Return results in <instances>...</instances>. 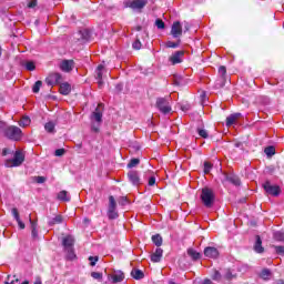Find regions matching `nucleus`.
<instances>
[{
	"label": "nucleus",
	"mask_w": 284,
	"mask_h": 284,
	"mask_svg": "<svg viewBox=\"0 0 284 284\" xmlns=\"http://www.w3.org/2000/svg\"><path fill=\"white\" fill-rule=\"evenodd\" d=\"M102 108H103V104L100 103L98 105V108L90 115L92 132L98 133L100 128H101V123H103V110H102Z\"/></svg>",
	"instance_id": "f257e3e1"
},
{
	"label": "nucleus",
	"mask_w": 284,
	"mask_h": 284,
	"mask_svg": "<svg viewBox=\"0 0 284 284\" xmlns=\"http://www.w3.org/2000/svg\"><path fill=\"white\" fill-rule=\"evenodd\" d=\"M4 136L10 141H21L23 131L19 126L10 125L4 129Z\"/></svg>",
	"instance_id": "f03ea898"
},
{
	"label": "nucleus",
	"mask_w": 284,
	"mask_h": 284,
	"mask_svg": "<svg viewBox=\"0 0 284 284\" xmlns=\"http://www.w3.org/2000/svg\"><path fill=\"white\" fill-rule=\"evenodd\" d=\"M200 199L205 207H212L214 205V191L210 187H203Z\"/></svg>",
	"instance_id": "7ed1b4c3"
},
{
	"label": "nucleus",
	"mask_w": 284,
	"mask_h": 284,
	"mask_svg": "<svg viewBox=\"0 0 284 284\" xmlns=\"http://www.w3.org/2000/svg\"><path fill=\"white\" fill-rule=\"evenodd\" d=\"M156 108L162 114H170L172 112V105L170 104V98H158Z\"/></svg>",
	"instance_id": "20e7f679"
},
{
	"label": "nucleus",
	"mask_w": 284,
	"mask_h": 284,
	"mask_svg": "<svg viewBox=\"0 0 284 284\" xmlns=\"http://www.w3.org/2000/svg\"><path fill=\"white\" fill-rule=\"evenodd\" d=\"M26 161V155L21 151H16L12 160L6 162L7 168H19Z\"/></svg>",
	"instance_id": "39448f33"
},
{
	"label": "nucleus",
	"mask_w": 284,
	"mask_h": 284,
	"mask_svg": "<svg viewBox=\"0 0 284 284\" xmlns=\"http://www.w3.org/2000/svg\"><path fill=\"white\" fill-rule=\"evenodd\" d=\"M263 189L265 190L266 194H271V196H278V194H281V187L278 185H272L270 181H266L263 184Z\"/></svg>",
	"instance_id": "423d86ee"
},
{
	"label": "nucleus",
	"mask_w": 284,
	"mask_h": 284,
	"mask_svg": "<svg viewBox=\"0 0 284 284\" xmlns=\"http://www.w3.org/2000/svg\"><path fill=\"white\" fill-rule=\"evenodd\" d=\"M171 34L173 39H179L183 34V27L180 21L173 22L171 27Z\"/></svg>",
	"instance_id": "0eeeda50"
},
{
	"label": "nucleus",
	"mask_w": 284,
	"mask_h": 284,
	"mask_svg": "<svg viewBox=\"0 0 284 284\" xmlns=\"http://www.w3.org/2000/svg\"><path fill=\"white\" fill-rule=\"evenodd\" d=\"M126 6L132 10H143L148 6V0H132Z\"/></svg>",
	"instance_id": "6e6552de"
},
{
	"label": "nucleus",
	"mask_w": 284,
	"mask_h": 284,
	"mask_svg": "<svg viewBox=\"0 0 284 284\" xmlns=\"http://www.w3.org/2000/svg\"><path fill=\"white\" fill-rule=\"evenodd\" d=\"M185 54L184 51H175L170 58L169 61L172 65H176L178 63H183V55Z\"/></svg>",
	"instance_id": "1a4fd4ad"
},
{
	"label": "nucleus",
	"mask_w": 284,
	"mask_h": 284,
	"mask_svg": "<svg viewBox=\"0 0 284 284\" xmlns=\"http://www.w3.org/2000/svg\"><path fill=\"white\" fill-rule=\"evenodd\" d=\"M45 83L50 87L52 85H58V83H61V75L60 73H51L49 77L45 79Z\"/></svg>",
	"instance_id": "9d476101"
},
{
	"label": "nucleus",
	"mask_w": 284,
	"mask_h": 284,
	"mask_svg": "<svg viewBox=\"0 0 284 284\" xmlns=\"http://www.w3.org/2000/svg\"><path fill=\"white\" fill-rule=\"evenodd\" d=\"M60 69L62 70V72H72V70L74 69V60H63L60 63Z\"/></svg>",
	"instance_id": "9b49d317"
},
{
	"label": "nucleus",
	"mask_w": 284,
	"mask_h": 284,
	"mask_svg": "<svg viewBox=\"0 0 284 284\" xmlns=\"http://www.w3.org/2000/svg\"><path fill=\"white\" fill-rule=\"evenodd\" d=\"M128 179L132 185H141V178H139L138 171H130L128 173Z\"/></svg>",
	"instance_id": "f8f14e48"
},
{
	"label": "nucleus",
	"mask_w": 284,
	"mask_h": 284,
	"mask_svg": "<svg viewBox=\"0 0 284 284\" xmlns=\"http://www.w3.org/2000/svg\"><path fill=\"white\" fill-rule=\"evenodd\" d=\"M109 278H111L112 283H122L125 278V274H123L122 271H115L112 275H109Z\"/></svg>",
	"instance_id": "ddd939ff"
},
{
	"label": "nucleus",
	"mask_w": 284,
	"mask_h": 284,
	"mask_svg": "<svg viewBox=\"0 0 284 284\" xmlns=\"http://www.w3.org/2000/svg\"><path fill=\"white\" fill-rule=\"evenodd\" d=\"M204 256L207 258H219V250H216V247L207 246L204 248Z\"/></svg>",
	"instance_id": "4468645a"
},
{
	"label": "nucleus",
	"mask_w": 284,
	"mask_h": 284,
	"mask_svg": "<svg viewBox=\"0 0 284 284\" xmlns=\"http://www.w3.org/2000/svg\"><path fill=\"white\" fill-rule=\"evenodd\" d=\"M104 65L103 64H100L98 65L97 68V71H95V79L98 80V85L99 88H102L103 87V70H104Z\"/></svg>",
	"instance_id": "2eb2a0df"
},
{
	"label": "nucleus",
	"mask_w": 284,
	"mask_h": 284,
	"mask_svg": "<svg viewBox=\"0 0 284 284\" xmlns=\"http://www.w3.org/2000/svg\"><path fill=\"white\" fill-rule=\"evenodd\" d=\"M12 216L13 219L17 221L20 230H26V223H23V221H21V217L19 215V210L17 207H13L11 210Z\"/></svg>",
	"instance_id": "dca6fc26"
},
{
	"label": "nucleus",
	"mask_w": 284,
	"mask_h": 284,
	"mask_svg": "<svg viewBox=\"0 0 284 284\" xmlns=\"http://www.w3.org/2000/svg\"><path fill=\"white\" fill-rule=\"evenodd\" d=\"M62 245L64 250L74 247V237H72V235H67L62 239Z\"/></svg>",
	"instance_id": "f3484780"
},
{
	"label": "nucleus",
	"mask_w": 284,
	"mask_h": 284,
	"mask_svg": "<svg viewBox=\"0 0 284 284\" xmlns=\"http://www.w3.org/2000/svg\"><path fill=\"white\" fill-rule=\"evenodd\" d=\"M224 181L232 183L233 185H241V180L233 173L224 174Z\"/></svg>",
	"instance_id": "a211bd4d"
},
{
	"label": "nucleus",
	"mask_w": 284,
	"mask_h": 284,
	"mask_svg": "<svg viewBox=\"0 0 284 284\" xmlns=\"http://www.w3.org/2000/svg\"><path fill=\"white\" fill-rule=\"evenodd\" d=\"M161 258H163V248L158 247L151 255V261L152 263H161Z\"/></svg>",
	"instance_id": "6ab92c4d"
},
{
	"label": "nucleus",
	"mask_w": 284,
	"mask_h": 284,
	"mask_svg": "<svg viewBox=\"0 0 284 284\" xmlns=\"http://www.w3.org/2000/svg\"><path fill=\"white\" fill-rule=\"evenodd\" d=\"M59 92H60V94L68 97V94H70V92H72V87H70V84L68 82L62 83V84H60Z\"/></svg>",
	"instance_id": "aec40b11"
},
{
	"label": "nucleus",
	"mask_w": 284,
	"mask_h": 284,
	"mask_svg": "<svg viewBox=\"0 0 284 284\" xmlns=\"http://www.w3.org/2000/svg\"><path fill=\"white\" fill-rule=\"evenodd\" d=\"M254 250L257 254H263V252L265 251V248H263V241L261 240V236H258V235H256Z\"/></svg>",
	"instance_id": "412c9836"
},
{
	"label": "nucleus",
	"mask_w": 284,
	"mask_h": 284,
	"mask_svg": "<svg viewBox=\"0 0 284 284\" xmlns=\"http://www.w3.org/2000/svg\"><path fill=\"white\" fill-rule=\"evenodd\" d=\"M239 116H241V113L231 114L226 118V128H231V125H234L236 121L239 120Z\"/></svg>",
	"instance_id": "4be33fe9"
},
{
	"label": "nucleus",
	"mask_w": 284,
	"mask_h": 284,
	"mask_svg": "<svg viewBox=\"0 0 284 284\" xmlns=\"http://www.w3.org/2000/svg\"><path fill=\"white\" fill-rule=\"evenodd\" d=\"M63 223V216L62 215H55L53 219H50L48 222V225L52 227V225H61Z\"/></svg>",
	"instance_id": "5701e85b"
},
{
	"label": "nucleus",
	"mask_w": 284,
	"mask_h": 284,
	"mask_svg": "<svg viewBox=\"0 0 284 284\" xmlns=\"http://www.w3.org/2000/svg\"><path fill=\"white\" fill-rule=\"evenodd\" d=\"M131 276L135 278V281H141V278H143L145 276V274H143V271L141 270H133L131 272Z\"/></svg>",
	"instance_id": "b1692460"
},
{
	"label": "nucleus",
	"mask_w": 284,
	"mask_h": 284,
	"mask_svg": "<svg viewBox=\"0 0 284 284\" xmlns=\"http://www.w3.org/2000/svg\"><path fill=\"white\" fill-rule=\"evenodd\" d=\"M64 252L67 254L68 261H74V258H77V254H74V247L64 248Z\"/></svg>",
	"instance_id": "393cba45"
},
{
	"label": "nucleus",
	"mask_w": 284,
	"mask_h": 284,
	"mask_svg": "<svg viewBox=\"0 0 284 284\" xmlns=\"http://www.w3.org/2000/svg\"><path fill=\"white\" fill-rule=\"evenodd\" d=\"M187 254L193 261H199V258H201V253L196 252L194 248H189Z\"/></svg>",
	"instance_id": "a878e982"
},
{
	"label": "nucleus",
	"mask_w": 284,
	"mask_h": 284,
	"mask_svg": "<svg viewBox=\"0 0 284 284\" xmlns=\"http://www.w3.org/2000/svg\"><path fill=\"white\" fill-rule=\"evenodd\" d=\"M30 123H31V120L28 115L22 116V119L19 121L20 128H28Z\"/></svg>",
	"instance_id": "bb28decb"
},
{
	"label": "nucleus",
	"mask_w": 284,
	"mask_h": 284,
	"mask_svg": "<svg viewBox=\"0 0 284 284\" xmlns=\"http://www.w3.org/2000/svg\"><path fill=\"white\" fill-rule=\"evenodd\" d=\"M58 199H59V201L68 202V201H70V195H68V191H60L58 193Z\"/></svg>",
	"instance_id": "cd10ccee"
},
{
	"label": "nucleus",
	"mask_w": 284,
	"mask_h": 284,
	"mask_svg": "<svg viewBox=\"0 0 284 284\" xmlns=\"http://www.w3.org/2000/svg\"><path fill=\"white\" fill-rule=\"evenodd\" d=\"M108 217L111 221H114V219H119V213L116 212V209H108Z\"/></svg>",
	"instance_id": "c85d7f7f"
},
{
	"label": "nucleus",
	"mask_w": 284,
	"mask_h": 284,
	"mask_svg": "<svg viewBox=\"0 0 284 284\" xmlns=\"http://www.w3.org/2000/svg\"><path fill=\"white\" fill-rule=\"evenodd\" d=\"M152 241L156 247H161V245H163V237H161V235H153Z\"/></svg>",
	"instance_id": "c756f323"
},
{
	"label": "nucleus",
	"mask_w": 284,
	"mask_h": 284,
	"mask_svg": "<svg viewBox=\"0 0 284 284\" xmlns=\"http://www.w3.org/2000/svg\"><path fill=\"white\" fill-rule=\"evenodd\" d=\"M23 65H24L26 70H28L29 72L37 70V65L32 61H27L23 63Z\"/></svg>",
	"instance_id": "7c9ffc66"
},
{
	"label": "nucleus",
	"mask_w": 284,
	"mask_h": 284,
	"mask_svg": "<svg viewBox=\"0 0 284 284\" xmlns=\"http://www.w3.org/2000/svg\"><path fill=\"white\" fill-rule=\"evenodd\" d=\"M273 237L275 241H280L284 243V232H281V231L274 232Z\"/></svg>",
	"instance_id": "2f4dec72"
},
{
	"label": "nucleus",
	"mask_w": 284,
	"mask_h": 284,
	"mask_svg": "<svg viewBox=\"0 0 284 284\" xmlns=\"http://www.w3.org/2000/svg\"><path fill=\"white\" fill-rule=\"evenodd\" d=\"M41 85H43V82L41 80H38L33 87H32V92L34 94H39V90H41Z\"/></svg>",
	"instance_id": "473e14b6"
},
{
	"label": "nucleus",
	"mask_w": 284,
	"mask_h": 284,
	"mask_svg": "<svg viewBox=\"0 0 284 284\" xmlns=\"http://www.w3.org/2000/svg\"><path fill=\"white\" fill-rule=\"evenodd\" d=\"M270 276H272V272L268 268L262 270L261 278H263L264 281H267V278H270Z\"/></svg>",
	"instance_id": "72a5a7b5"
},
{
	"label": "nucleus",
	"mask_w": 284,
	"mask_h": 284,
	"mask_svg": "<svg viewBox=\"0 0 284 284\" xmlns=\"http://www.w3.org/2000/svg\"><path fill=\"white\" fill-rule=\"evenodd\" d=\"M108 210H116V200L112 195L109 196V209Z\"/></svg>",
	"instance_id": "f704fd0d"
},
{
	"label": "nucleus",
	"mask_w": 284,
	"mask_h": 284,
	"mask_svg": "<svg viewBox=\"0 0 284 284\" xmlns=\"http://www.w3.org/2000/svg\"><path fill=\"white\" fill-rule=\"evenodd\" d=\"M266 156H274L276 154V149H274V146H267L264 150Z\"/></svg>",
	"instance_id": "c9c22d12"
},
{
	"label": "nucleus",
	"mask_w": 284,
	"mask_h": 284,
	"mask_svg": "<svg viewBox=\"0 0 284 284\" xmlns=\"http://www.w3.org/2000/svg\"><path fill=\"white\" fill-rule=\"evenodd\" d=\"M179 45H181V40H178V42H172V41H168L166 43H165V47L166 48H179Z\"/></svg>",
	"instance_id": "e433bc0d"
},
{
	"label": "nucleus",
	"mask_w": 284,
	"mask_h": 284,
	"mask_svg": "<svg viewBox=\"0 0 284 284\" xmlns=\"http://www.w3.org/2000/svg\"><path fill=\"white\" fill-rule=\"evenodd\" d=\"M155 26H156L158 30H165V22H163V20H161V19L155 20Z\"/></svg>",
	"instance_id": "4c0bfd02"
},
{
	"label": "nucleus",
	"mask_w": 284,
	"mask_h": 284,
	"mask_svg": "<svg viewBox=\"0 0 284 284\" xmlns=\"http://www.w3.org/2000/svg\"><path fill=\"white\" fill-rule=\"evenodd\" d=\"M44 129L50 133L54 132V122L45 123Z\"/></svg>",
	"instance_id": "58836bf2"
},
{
	"label": "nucleus",
	"mask_w": 284,
	"mask_h": 284,
	"mask_svg": "<svg viewBox=\"0 0 284 284\" xmlns=\"http://www.w3.org/2000/svg\"><path fill=\"white\" fill-rule=\"evenodd\" d=\"M92 278H94L95 281H101L103 278V273L100 272H92L91 273Z\"/></svg>",
	"instance_id": "ea45409f"
},
{
	"label": "nucleus",
	"mask_w": 284,
	"mask_h": 284,
	"mask_svg": "<svg viewBox=\"0 0 284 284\" xmlns=\"http://www.w3.org/2000/svg\"><path fill=\"white\" fill-rule=\"evenodd\" d=\"M139 163H141V160L139 159H132L129 164L128 168H136V165H139Z\"/></svg>",
	"instance_id": "a19ab883"
},
{
	"label": "nucleus",
	"mask_w": 284,
	"mask_h": 284,
	"mask_svg": "<svg viewBox=\"0 0 284 284\" xmlns=\"http://www.w3.org/2000/svg\"><path fill=\"white\" fill-rule=\"evenodd\" d=\"M280 166H274V165H270L266 168V173L267 174H275L276 170H278Z\"/></svg>",
	"instance_id": "79ce46f5"
},
{
	"label": "nucleus",
	"mask_w": 284,
	"mask_h": 284,
	"mask_svg": "<svg viewBox=\"0 0 284 284\" xmlns=\"http://www.w3.org/2000/svg\"><path fill=\"white\" fill-rule=\"evenodd\" d=\"M211 171H212V163L204 162V174H210Z\"/></svg>",
	"instance_id": "37998d69"
},
{
	"label": "nucleus",
	"mask_w": 284,
	"mask_h": 284,
	"mask_svg": "<svg viewBox=\"0 0 284 284\" xmlns=\"http://www.w3.org/2000/svg\"><path fill=\"white\" fill-rule=\"evenodd\" d=\"M14 283H19V278H17V275H13L12 277L8 276V281L6 282V284H14Z\"/></svg>",
	"instance_id": "c03bdc74"
},
{
	"label": "nucleus",
	"mask_w": 284,
	"mask_h": 284,
	"mask_svg": "<svg viewBox=\"0 0 284 284\" xmlns=\"http://www.w3.org/2000/svg\"><path fill=\"white\" fill-rule=\"evenodd\" d=\"M197 133L200 136H202V139H207L209 136L207 131L205 129H197Z\"/></svg>",
	"instance_id": "a18cd8bd"
},
{
	"label": "nucleus",
	"mask_w": 284,
	"mask_h": 284,
	"mask_svg": "<svg viewBox=\"0 0 284 284\" xmlns=\"http://www.w3.org/2000/svg\"><path fill=\"white\" fill-rule=\"evenodd\" d=\"M89 261H90L91 267H94V265H97V263L99 262V256H90Z\"/></svg>",
	"instance_id": "49530a36"
},
{
	"label": "nucleus",
	"mask_w": 284,
	"mask_h": 284,
	"mask_svg": "<svg viewBox=\"0 0 284 284\" xmlns=\"http://www.w3.org/2000/svg\"><path fill=\"white\" fill-rule=\"evenodd\" d=\"M33 180L36 181V183H45V181H48V179L45 176H34Z\"/></svg>",
	"instance_id": "de8ad7c7"
},
{
	"label": "nucleus",
	"mask_w": 284,
	"mask_h": 284,
	"mask_svg": "<svg viewBox=\"0 0 284 284\" xmlns=\"http://www.w3.org/2000/svg\"><path fill=\"white\" fill-rule=\"evenodd\" d=\"M212 280H213V281H221V272H219V271H213Z\"/></svg>",
	"instance_id": "09e8293b"
},
{
	"label": "nucleus",
	"mask_w": 284,
	"mask_h": 284,
	"mask_svg": "<svg viewBox=\"0 0 284 284\" xmlns=\"http://www.w3.org/2000/svg\"><path fill=\"white\" fill-rule=\"evenodd\" d=\"M274 250L276 254H280V256H284V246H274Z\"/></svg>",
	"instance_id": "8fccbe9b"
},
{
	"label": "nucleus",
	"mask_w": 284,
	"mask_h": 284,
	"mask_svg": "<svg viewBox=\"0 0 284 284\" xmlns=\"http://www.w3.org/2000/svg\"><path fill=\"white\" fill-rule=\"evenodd\" d=\"M219 74L222 77H225V74H227V69L225 67H220L219 68Z\"/></svg>",
	"instance_id": "3c124183"
},
{
	"label": "nucleus",
	"mask_w": 284,
	"mask_h": 284,
	"mask_svg": "<svg viewBox=\"0 0 284 284\" xmlns=\"http://www.w3.org/2000/svg\"><path fill=\"white\" fill-rule=\"evenodd\" d=\"M149 185H150V186L156 185V176L151 175V176L149 178Z\"/></svg>",
	"instance_id": "603ef678"
},
{
	"label": "nucleus",
	"mask_w": 284,
	"mask_h": 284,
	"mask_svg": "<svg viewBox=\"0 0 284 284\" xmlns=\"http://www.w3.org/2000/svg\"><path fill=\"white\" fill-rule=\"evenodd\" d=\"M132 45H133L134 50H141V41L140 40H135Z\"/></svg>",
	"instance_id": "864d4df0"
},
{
	"label": "nucleus",
	"mask_w": 284,
	"mask_h": 284,
	"mask_svg": "<svg viewBox=\"0 0 284 284\" xmlns=\"http://www.w3.org/2000/svg\"><path fill=\"white\" fill-rule=\"evenodd\" d=\"M54 154L57 156H63V154H65V149H58L55 150Z\"/></svg>",
	"instance_id": "5fc2aeb1"
},
{
	"label": "nucleus",
	"mask_w": 284,
	"mask_h": 284,
	"mask_svg": "<svg viewBox=\"0 0 284 284\" xmlns=\"http://www.w3.org/2000/svg\"><path fill=\"white\" fill-rule=\"evenodd\" d=\"M29 223L31 225V230H37V222L32 221V216L29 215Z\"/></svg>",
	"instance_id": "6e6d98bb"
},
{
	"label": "nucleus",
	"mask_w": 284,
	"mask_h": 284,
	"mask_svg": "<svg viewBox=\"0 0 284 284\" xmlns=\"http://www.w3.org/2000/svg\"><path fill=\"white\" fill-rule=\"evenodd\" d=\"M119 205H128V197H120Z\"/></svg>",
	"instance_id": "4d7b16f0"
},
{
	"label": "nucleus",
	"mask_w": 284,
	"mask_h": 284,
	"mask_svg": "<svg viewBox=\"0 0 284 284\" xmlns=\"http://www.w3.org/2000/svg\"><path fill=\"white\" fill-rule=\"evenodd\" d=\"M31 236H32V239H38L39 237V231H37V229L31 230Z\"/></svg>",
	"instance_id": "13d9d810"
},
{
	"label": "nucleus",
	"mask_w": 284,
	"mask_h": 284,
	"mask_svg": "<svg viewBox=\"0 0 284 284\" xmlns=\"http://www.w3.org/2000/svg\"><path fill=\"white\" fill-rule=\"evenodd\" d=\"M233 277H234V275L232 274V272L227 271L226 274H225V278L227 281H232Z\"/></svg>",
	"instance_id": "bf43d9fd"
},
{
	"label": "nucleus",
	"mask_w": 284,
	"mask_h": 284,
	"mask_svg": "<svg viewBox=\"0 0 284 284\" xmlns=\"http://www.w3.org/2000/svg\"><path fill=\"white\" fill-rule=\"evenodd\" d=\"M28 8H37V0L29 2Z\"/></svg>",
	"instance_id": "052dcab7"
},
{
	"label": "nucleus",
	"mask_w": 284,
	"mask_h": 284,
	"mask_svg": "<svg viewBox=\"0 0 284 284\" xmlns=\"http://www.w3.org/2000/svg\"><path fill=\"white\" fill-rule=\"evenodd\" d=\"M0 130H4L6 131V122L0 121Z\"/></svg>",
	"instance_id": "680f3d73"
},
{
	"label": "nucleus",
	"mask_w": 284,
	"mask_h": 284,
	"mask_svg": "<svg viewBox=\"0 0 284 284\" xmlns=\"http://www.w3.org/2000/svg\"><path fill=\"white\" fill-rule=\"evenodd\" d=\"M184 30H185V32H187L190 30V23H187V22L184 23Z\"/></svg>",
	"instance_id": "e2e57ef3"
},
{
	"label": "nucleus",
	"mask_w": 284,
	"mask_h": 284,
	"mask_svg": "<svg viewBox=\"0 0 284 284\" xmlns=\"http://www.w3.org/2000/svg\"><path fill=\"white\" fill-rule=\"evenodd\" d=\"M202 284H212L211 280H204V282Z\"/></svg>",
	"instance_id": "0e129e2a"
},
{
	"label": "nucleus",
	"mask_w": 284,
	"mask_h": 284,
	"mask_svg": "<svg viewBox=\"0 0 284 284\" xmlns=\"http://www.w3.org/2000/svg\"><path fill=\"white\" fill-rule=\"evenodd\" d=\"M34 284H42L41 278L38 277L37 281L34 282Z\"/></svg>",
	"instance_id": "69168bd1"
},
{
	"label": "nucleus",
	"mask_w": 284,
	"mask_h": 284,
	"mask_svg": "<svg viewBox=\"0 0 284 284\" xmlns=\"http://www.w3.org/2000/svg\"><path fill=\"white\" fill-rule=\"evenodd\" d=\"M2 154H3V156H6V155L8 154V149H4V150L2 151Z\"/></svg>",
	"instance_id": "338daca9"
},
{
	"label": "nucleus",
	"mask_w": 284,
	"mask_h": 284,
	"mask_svg": "<svg viewBox=\"0 0 284 284\" xmlns=\"http://www.w3.org/2000/svg\"><path fill=\"white\" fill-rule=\"evenodd\" d=\"M277 284H284V282L283 281H278Z\"/></svg>",
	"instance_id": "774afa93"
}]
</instances>
